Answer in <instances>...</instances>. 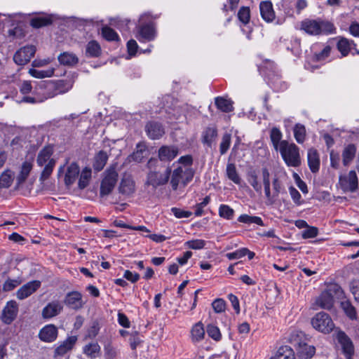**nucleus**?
Masks as SVG:
<instances>
[{
  "label": "nucleus",
  "mask_w": 359,
  "mask_h": 359,
  "mask_svg": "<svg viewBox=\"0 0 359 359\" xmlns=\"http://www.w3.org/2000/svg\"><path fill=\"white\" fill-rule=\"evenodd\" d=\"M299 29L307 34L312 36L330 34L334 33L336 30L334 25L329 21L309 18L301 22Z\"/></svg>",
  "instance_id": "f257e3e1"
},
{
  "label": "nucleus",
  "mask_w": 359,
  "mask_h": 359,
  "mask_svg": "<svg viewBox=\"0 0 359 359\" xmlns=\"http://www.w3.org/2000/svg\"><path fill=\"white\" fill-rule=\"evenodd\" d=\"M53 154V147L51 146H46L43 148L37 155L36 163L38 166H44L39 177V180L41 182H43L49 178L55 165L56 161L53 158H52Z\"/></svg>",
  "instance_id": "f03ea898"
},
{
  "label": "nucleus",
  "mask_w": 359,
  "mask_h": 359,
  "mask_svg": "<svg viewBox=\"0 0 359 359\" xmlns=\"http://www.w3.org/2000/svg\"><path fill=\"white\" fill-rule=\"evenodd\" d=\"M157 162L156 159L151 158L147 164L150 170L147 173L145 184L151 186L154 189L166 184L171 175V168L170 166H168L163 172H161L156 168L152 170V165Z\"/></svg>",
  "instance_id": "7ed1b4c3"
},
{
  "label": "nucleus",
  "mask_w": 359,
  "mask_h": 359,
  "mask_svg": "<svg viewBox=\"0 0 359 359\" xmlns=\"http://www.w3.org/2000/svg\"><path fill=\"white\" fill-rule=\"evenodd\" d=\"M278 150L287 166L296 168L301 165L299 149L294 143L283 140L280 142V148Z\"/></svg>",
  "instance_id": "20e7f679"
},
{
  "label": "nucleus",
  "mask_w": 359,
  "mask_h": 359,
  "mask_svg": "<svg viewBox=\"0 0 359 359\" xmlns=\"http://www.w3.org/2000/svg\"><path fill=\"white\" fill-rule=\"evenodd\" d=\"M194 175V169L187 167H177L171 170L170 178L172 189L176 191L180 185L185 187L192 180Z\"/></svg>",
  "instance_id": "39448f33"
},
{
  "label": "nucleus",
  "mask_w": 359,
  "mask_h": 359,
  "mask_svg": "<svg viewBox=\"0 0 359 359\" xmlns=\"http://www.w3.org/2000/svg\"><path fill=\"white\" fill-rule=\"evenodd\" d=\"M149 19L148 14L142 15L140 18V25L137 27V34L136 38L140 42H149L154 40L156 36L155 25L153 22L149 21Z\"/></svg>",
  "instance_id": "423d86ee"
},
{
  "label": "nucleus",
  "mask_w": 359,
  "mask_h": 359,
  "mask_svg": "<svg viewBox=\"0 0 359 359\" xmlns=\"http://www.w3.org/2000/svg\"><path fill=\"white\" fill-rule=\"evenodd\" d=\"M100 183V196L103 198L109 196L114 190L118 180V172L115 166H110L103 172Z\"/></svg>",
  "instance_id": "0eeeda50"
},
{
  "label": "nucleus",
  "mask_w": 359,
  "mask_h": 359,
  "mask_svg": "<svg viewBox=\"0 0 359 359\" xmlns=\"http://www.w3.org/2000/svg\"><path fill=\"white\" fill-rule=\"evenodd\" d=\"M311 325L314 329L325 334L330 333L334 327V324L327 313L319 312L311 319Z\"/></svg>",
  "instance_id": "6e6552de"
},
{
  "label": "nucleus",
  "mask_w": 359,
  "mask_h": 359,
  "mask_svg": "<svg viewBox=\"0 0 359 359\" xmlns=\"http://www.w3.org/2000/svg\"><path fill=\"white\" fill-rule=\"evenodd\" d=\"M339 184L344 192H355L358 189V179L355 170L339 176Z\"/></svg>",
  "instance_id": "1a4fd4ad"
},
{
  "label": "nucleus",
  "mask_w": 359,
  "mask_h": 359,
  "mask_svg": "<svg viewBox=\"0 0 359 359\" xmlns=\"http://www.w3.org/2000/svg\"><path fill=\"white\" fill-rule=\"evenodd\" d=\"M34 92L41 97L43 102L56 96L53 81H41L34 88Z\"/></svg>",
  "instance_id": "9d476101"
},
{
  "label": "nucleus",
  "mask_w": 359,
  "mask_h": 359,
  "mask_svg": "<svg viewBox=\"0 0 359 359\" xmlns=\"http://www.w3.org/2000/svg\"><path fill=\"white\" fill-rule=\"evenodd\" d=\"M18 313V305L14 300H11L2 310L1 320L6 325L11 324L16 318Z\"/></svg>",
  "instance_id": "9b49d317"
},
{
  "label": "nucleus",
  "mask_w": 359,
  "mask_h": 359,
  "mask_svg": "<svg viewBox=\"0 0 359 359\" xmlns=\"http://www.w3.org/2000/svg\"><path fill=\"white\" fill-rule=\"evenodd\" d=\"M35 52L34 46H25L15 53L13 60L18 65H25L34 57Z\"/></svg>",
  "instance_id": "f8f14e48"
},
{
  "label": "nucleus",
  "mask_w": 359,
  "mask_h": 359,
  "mask_svg": "<svg viewBox=\"0 0 359 359\" xmlns=\"http://www.w3.org/2000/svg\"><path fill=\"white\" fill-rule=\"evenodd\" d=\"M39 280H32L21 286L16 292V297L23 300L34 294L41 287Z\"/></svg>",
  "instance_id": "ddd939ff"
},
{
  "label": "nucleus",
  "mask_w": 359,
  "mask_h": 359,
  "mask_svg": "<svg viewBox=\"0 0 359 359\" xmlns=\"http://www.w3.org/2000/svg\"><path fill=\"white\" fill-rule=\"evenodd\" d=\"M179 154V148L175 145H163L158 151V157L161 161L170 162Z\"/></svg>",
  "instance_id": "4468645a"
},
{
  "label": "nucleus",
  "mask_w": 359,
  "mask_h": 359,
  "mask_svg": "<svg viewBox=\"0 0 359 359\" xmlns=\"http://www.w3.org/2000/svg\"><path fill=\"white\" fill-rule=\"evenodd\" d=\"M118 191L125 196H130L135 191V183L130 175H124L118 186Z\"/></svg>",
  "instance_id": "2eb2a0df"
},
{
  "label": "nucleus",
  "mask_w": 359,
  "mask_h": 359,
  "mask_svg": "<svg viewBox=\"0 0 359 359\" xmlns=\"http://www.w3.org/2000/svg\"><path fill=\"white\" fill-rule=\"evenodd\" d=\"M65 304L69 308L78 310L83 307L82 294L78 291L68 292L64 300Z\"/></svg>",
  "instance_id": "dca6fc26"
},
{
  "label": "nucleus",
  "mask_w": 359,
  "mask_h": 359,
  "mask_svg": "<svg viewBox=\"0 0 359 359\" xmlns=\"http://www.w3.org/2000/svg\"><path fill=\"white\" fill-rule=\"evenodd\" d=\"M63 306L58 300L49 302L42 310V317L49 319L59 315L62 311Z\"/></svg>",
  "instance_id": "f3484780"
},
{
  "label": "nucleus",
  "mask_w": 359,
  "mask_h": 359,
  "mask_svg": "<svg viewBox=\"0 0 359 359\" xmlns=\"http://www.w3.org/2000/svg\"><path fill=\"white\" fill-rule=\"evenodd\" d=\"M337 339L346 358L351 359V356L354 353V347L350 338L344 332H339L337 334Z\"/></svg>",
  "instance_id": "a211bd4d"
},
{
  "label": "nucleus",
  "mask_w": 359,
  "mask_h": 359,
  "mask_svg": "<svg viewBox=\"0 0 359 359\" xmlns=\"http://www.w3.org/2000/svg\"><path fill=\"white\" fill-rule=\"evenodd\" d=\"M145 131L151 140H158L165 133L163 126L156 121H149L145 126Z\"/></svg>",
  "instance_id": "6ab92c4d"
},
{
  "label": "nucleus",
  "mask_w": 359,
  "mask_h": 359,
  "mask_svg": "<svg viewBox=\"0 0 359 359\" xmlns=\"http://www.w3.org/2000/svg\"><path fill=\"white\" fill-rule=\"evenodd\" d=\"M57 328L55 325L50 324L43 327L39 333V339L44 342H53L57 337Z\"/></svg>",
  "instance_id": "aec40b11"
},
{
  "label": "nucleus",
  "mask_w": 359,
  "mask_h": 359,
  "mask_svg": "<svg viewBox=\"0 0 359 359\" xmlns=\"http://www.w3.org/2000/svg\"><path fill=\"white\" fill-rule=\"evenodd\" d=\"M333 304L334 298L330 290L323 291L316 300V304L324 309H330Z\"/></svg>",
  "instance_id": "412c9836"
},
{
  "label": "nucleus",
  "mask_w": 359,
  "mask_h": 359,
  "mask_svg": "<svg viewBox=\"0 0 359 359\" xmlns=\"http://www.w3.org/2000/svg\"><path fill=\"white\" fill-rule=\"evenodd\" d=\"M76 341V337L67 338L55 349L54 358H56L58 356H63L65 353L72 350Z\"/></svg>",
  "instance_id": "4be33fe9"
},
{
  "label": "nucleus",
  "mask_w": 359,
  "mask_h": 359,
  "mask_svg": "<svg viewBox=\"0 0 359 359\" xmlns=\"http://www.w3.org/2000/svg\"><path fill=\"white\" fill-rule=\"evenodd\" d=\"M53 83L57 96L69 91L74 86V80L72 79H59L53 81Z\"/></svg>",
  "instance_id": "5701e85b"
},
{
  "label": "nucleus",
  "mask_w": 359,
  "mask_h": 359,
  "mask_svg": "<svg viewBox=\"0 0 359 359\" xmlns=\"http://www.w3.org/2000/svg\"><path fill=\"white\" fill-rule=\"evenodd\" d=\"M259 9L262 18L267 22H272L275 19V12L271 1H262L260 3Z\"/></svg>",
  "instance_id": "b1692460"
},
{
  "label": "nucleus",
  "mask_w": 359,
  "mask_h": 359,
  "mask_svg": "<svg viewBox=\"0 0 359 359\" xmlns=\"http://www.w3.org/2000/svg\"><path fill=\"white\" fill-rule=\"evenodd\" d=\"M80 170L76 163H72L67 169L65 176V183L66 186L69 187L74 184L79 176Z\"/></svg>",
  "instance_id": "393cba45"
},
{
  "label": "nucleus",
  "mask_w": 359,
  "mask_h": 359,
  "mask_svg": "<svg viewBox=\"0 0 359 359\" xmlns=\"http://www.w3.org/2000/svg\"><path fill=\"white\" fill-rule=\"evenodd\" d=\"M357 151V147L354 144L346 145L342 151V162L344 166H348L354 159Z\"/></svg>",
  "instance_id": "a878e982"
},
{
  "label": "nucleus",
  "mask_w": 359,
  "mask_h": 359,
  "mask_svg": "<svg viewBox=\"0 0 359 359\" xmlns=\"http://www.w3.org/2000/svg\"><path fill=\"white\" fill-rule=\"evenodd\" d=\"M217 137V130L215 127H208L202 133V142L211 147Z\"/></svg>",
  "instance_id": "bb28decb"
},
{
  "label": "nucleus",
  "mask_w": 359,
  "mask_h": 359,
  "mask_svg": "<svg viewBox=\"0 0 359 359\" xmlns=\"http://www.w3.org/2000/svg\"><path fill=\"white\" fill-rule=\"evenodd\" d=\"M308 163L312 172H316L320 168V158L316 149L311 148L308 151Z\"/></svg>",
  "instance_id": "cd10ccee"
},
{
  "label": "nucleus",
  "mask_w": 359,
  "mask_h": 359,
  "mask_svg": "<svg viewBox=\"0 0 359 359\" xmlns=\"http://www.w3.org/2000/svg\"><path fill=\"white\" fill-rule=\"evenodd\" d=\"M356 44L353 40H349L344 37H341L337 43V47L338 50L341 53L343 57L347 56L353 48H354Z\"/></svg>",
  "instance_id": "c85d7f7f"
},
{
  "label": "nucleus",
  "mask_w": 359,
  "mask_h": 359,
  "mask_svg": "<svg viewBox=\"0 0 359 359\" xmlns=\"http://www.w3.org/2000/svg\"><path fill=\"white\" fill-rule=\"evenodd\" d=\"M57 60L60 65L72 67L79 62L78 57L73 53L64 52L60 54Z\"/></svg>",
  "instance_id": "c756f323"
},
{
  "label": "nucleus",
  "mask_w": 359,
  "mask_h": 359,
  "mask_svg": "<svg viewBox=\"0 0 359 359\" xmlns=\"http://www.w3.org/2000/svg\"><path fill=\"white\" fill-rule=\"evenodd\" d=\"M32 167L33 164L29 161H25L22 164L20 173L16 178L18 187H20L26 181L32 169Z\"/></svg>",
  "instance_id": "7c9ffc66"
},
{
  "label": "nucleus",
  "mask_w": 359,
  "mask_h": 359,
  "mask_svg": "<svg viewBox=\"0 0 359 359\" xmlns=\"http://www.w3.org/2000/svg\"><path fill=\"white\" fill-rule=\"evenodd\" d=\"M191 340L193 342H198L204 339L205 329L201 322H198L193 325L191 330Z\"/></svg>",
  "instance_id": "2f4dec72"
},
{
  "label": "nucleus",
  "mask_w": 359,
  "mask_h": 359,
  "mask_svg": "<svg viewBox=\"0 0 359 359\" xmlns=\"http://www.w3.org/2000/svg\"><path fill=\"white\" fill-rule=\"evenodd\" d=\"M316 348L313 346L306 344H299L297 348V354L301 359H310L315 354Z\"/></svg>",
  "instance_id": "473e14b6"
},
{
  "label": "nucleus",
  "mask_w": 359,
  "mask_h": 359,
  "mask_svg": "<svg viewBox=\"0 0 359 359\" xmlns=\"http://www.w3.org/2000/svg\"><path fill=\"white\" fill-rule=\"evenodd\" d=\"M108 161V155L104 151H100L94 158L93 168L95 171H101Z\"/></svg>",
  "instance_id": "72a5a7b5"
},
{
  "label": "nucleus",
  "mask_w": 359,
  "mask_h": 359,
  "mask_svg": "<svg viewBox=\"0 0 359 359\" xmlns=\"http://www.w3.org/2000/svg\"><path fill=\"white\" fill-rule=\"evenodd\" d=\"M217 107L223 112L228 113L233 110V102L223 97H217L215 100Z\"/></svg>",
  "instance_id": "f704fd0d"
},
{
  "label": "nucleus",
  "mask_w": 359,
  "mask_h": 359,
  "mask_svg": "<svg viewBox=\"0 0 359 359\" xmlns=\"http://www.w3.org/2000/svg\"><path fill=\"white\" fill-rule=\"evenodd\" d=\"M100 352L101 348L97 343H90L83 347V353L91 359L100 356Z\"/></svg>",
  "instance_id": "c9c22d12"
},
{
  "label": "nucleus",
  "mask_w": 359,
  "mask_h": 359,
  "mask_svg": "<svg viewBox=\"0 0 359 359\" xmlns=\"http://www.w3.org/2000/svg\"><path fill=\"white\" fill-rule=\"evenodd\" d=\"M101 54V48L96 41H90L86 45V55L90 57H97Z\"/></svg>",
  "instance_id": "e433bc0d"
},
{
  "label": "nucleus",
  "mask_w": 359,
  "mask_h": 359,
  "mask_svg": "<svg viewBox=\"0 0 359 359\" xmlns=\"http://www.w3.org/2000/svg\"><path fill=\"white\" fill-rule=\"evenodd\" d=\"M147 145L144 142H140L136 146V151L132 154V158L137 162H141L147 155Z\"/></svg>",
  "instance_id": "4c0bfd02"
},
{
  "label": "nucleus",
  "mask_w": 359,
  "mask_h": 359,
  "mask_svg": "<svg viewBox=\"0 0 359 359\" xmlns=\"http://www.w3.org/2000/svg\"><path fill=\"white\" fill-rule=\"evenodd\" d=\"M91 169L86 167L81 171L78 182V187L80 189H84L89 184L91 179Z\"/></svg>",
  "instance_id": "58836bf2"
},
{
  "label": "nucleus",
  "mask_w": 359,
  "mask_h": 359,
  "mask_svg": "<svg viewBox=\"0 0 359 359\" xmlns=\"http://www.w3.org/2000/svg\"><path fill=\"white\" fill-rule=\"evenodd\" d=\"M271 359H296L293 350L287 346H281L277 351L276 355Z\"/></svg>",
  "instance_id": "ea45409f"
},
{
  "label": "nucleus",
  "mask_w": 359,
  "mask_h": 359,
  "mask_svg": "<svg viewBox=\"0 0 359 359\" xmlns=\"http://www.w3.org/2000/svg\"><path fill=\"white\" fill-rule=\"evenodd\" d=\"M293 132L296 141L299 144H302L304 142L306 135L305 126L301 123H297L294 127Z\"/></svg>",
  "instance_id": "a19ab883"
},
{
  "label": "nucleus",
  "mask_w": 359,
  "mask_h": 359,
  "mask_svg": "<svg viewBox=\"0 0 359 359\" xmlns=\"http://www.w3.org/2000/svg\"><path fill=\"white\" fill-rule=\"evenodd\" d=\"M270 138L272 142V144L276 150H278L280 148V142L282 138V133L278 128H273L271 130L270 133Z\"/></svg>",
  "instance_id": "79ce46f5"
},
{
  "label": "nucleus",
  "mask_w": 359,
  "mask_h": 359,
  "mask_svg": "<svg viewBox=\"0 0 359 359\" xmlns=\"http://www.w3.org/2000/svg\"><path fill=\"white\" fill-rule=\"evenodd\" d=\"M55 69L53 68H49L46 70H38L35 69H30L29 74L35 78L43 79L46 77H50L54 74Z\"/></svg>",
  "instance_id": "37998d69"
},
{
  "label": "nucleus",
  "mask_w": 359,
  "mask_h": 359,
  "mask_svg": "<svg viewBox=\"0 0 359 359\" xmlns=\"http://www.w3.org/2000/svg\"><path fill=\"white\" fill-rule=\"evenodd\" d=\"M226 175L229 180L233 181L235 184H239L241 183V177H239L236 165L233 163H229L226 166Z\"/></svg>",
  "instance_id": "c03bdc74"
},
{
  "label": "nucleus",
  "mask_w": 359,
  "mask_h": 359,
  "mask_svg": "<svg viewBox=\"0 0 359 359\" xmlns=\"http://www.w3.org/2000/svg\"><path fill=\"white\" fill-rule=\"evenodd\" d=\"M231 142V135L229 133H225L221 140L219 144V152L221 155L225 154L229 150Z\"/></svg>",
  "instance_id": "a18cd8bd"
},
{
  "label": "nucleus",
  "mask_w": 359,
  "mask_h": 359,
  "mask_svg": "<svg viewBox=\"0 0 359 359\" xmlns=\"http://www.w3.org/2000/svg\"><path fill=\"white\" fill-rule=\"evenodd\" d=\"M238 221L239 222L245 223V224H257L259 226H264L263 221L261 217L257 216H250L248 215H241L238 218Z\"/></svg>",
  "instance_id": "49530a36"
},
{
  "label": "nucleus",
  "mask_w": 359,
  "mask_h": 359,
  "mask_svg": "<svg viewBox=\"0 0 359 359\" xmlns=\"http://www.w3.org/2000/svg\"><path fill=\"white\" fill-rule=\"evenodd\" d=\"M208 335L216 341H219L222 339V334L218 327L208 324L206 327Z\"/></svg>",
  "instance_id": "de8ad7c7"
},
{
  "label": "nucleus",
  "mask_w": 359,
  "mask_h": 359,
  "mask_svg": "<svg viewBox=\"0 0 359 359\" xmlns=\"http://www.w3.org/2000/svg\"><path fill=\"white\" fill-rule=\"evenodd\" d=\"M248 181L257 193L261 194L262 185L258 182L257 175L255 171H250L248 173Z\"/></svg>",
  "instance_id": "09e8293b"
},
{
  "label": "nucleus",
  "mask_w": 359,
  "mask_h": 359,
  "mask_svg": "<svg viewBox=\"0 0 359 359\" xmlns=\"http://www.w3.org/2000/svg\"><path fill=\"white\" fill-rule=\"evenodd\" d=\"M341 306L346 314L352 320L355 319L357 316L355 307L348 300L341 302Z\"/></svg>",
  "instance_id": "8fccbe9b"
},
{
  "label": "nucleus",
  "mask_w": 359,
  "mask_h": 359,
  "mask_svg": "<svg viewBox=\"0 0 359 359\" xmlns=\"http://www.w3.org/2000/svg\"><path fill=\"white\" fill-rule=\"evenodd\" d=\"M102 34L107 41H118L119 39L117 33L111 27L104 26L102 28Z\"/></svg>",
  "instance_id": "3c124183"
},
{
  "label": "nucleus",
  "mask_w": 359,
  "mask_h": 359,
  "mask_svg": "<svg viewBox=\"0 0 359 359\" xmlns=\"http://www.w3.org/2000/svg\"><path fill=\"white\" fill-rule=\"evenodd\" d=\"M52 20L49 17H37L32 19L31 25L35 28H39L51 24Z\"/></svg>",
  "instance_id": "603ef678"
},
{
  "label": "nucleus",
  "mask_w": 359,
  "mask_h": 359,
  "mask_svg": "<svg viewBox=\"0 0 359 359\" xmlns=\"http://www.w3.org/2000/svg\"><path fill=\"white\" fill-rule=\"evenodd\" d=\"M238 18L243 24H248L250 18V8L246 6H242L238 11Z\"/></svg>",
  "instance_id": "864d4df0"
},
{
  "label": "nucleus",
  "mask_w": 359,
  "mask_h": 359,
  "mask_svg": "<svg viewBox=\"0 0 359 359\" xmlns=\"http://www.w3.org/2000/svg\"><path fill=\"white\" fill-rule=\"evenodd\" d=\"M219 215L221 217L231 219L234 215V210L227 205H221L219 208Z\"/></svg>",
  "instance_id": "5fc2aeb1"
},
{
  "label": "nucleus",
  "mask_w": 359,
  "mask_h": 359,
  "mask_svg": "<svg viewBox=\"0 0 359 359\" xmlns=\"http://www.w3.org/2000/svg\"><path fill=\"white\" fill-rule=\"evenodd\" d=\"M22 280L20 278L11 279L8 278L3 285V290L4 292H9L14 290L16 287L22 283Z\"/></svg>",
  "instance_id": "6e6d98bb"
},
{
  "label": "nucleus",
  "mask_w": 359,
  "mask_h": 359,
  "mask_svg": "<svg viewBox=\"0 0 359 359\" xmlns=\"http://www.w3.org/2000/svg\"><path fill=\"white\" fill-rule=\"evenodd\" d=\"M104 350L105 359H116L117 351L111 342H108L104 345Z\"/></svg>",
  "instance_id": "4d7b16f0"
},
{
  "label": "nucleus",
  "mask_w": 359,
  "mask_h": 359,
  "mask_svg": "<svg viewBox=\"0 0 359 359\" xmlns=\"http://www.w3.org/2000/svg\"><path fill=\"white\" fill-rule=\"evenodd\" d=\"M210 198L207 196L205 197L202 202L197 203L195 206V215L196 217H200L203 214V208L210 203Z\"/></svg>",
  "instance_id": "13d9d810"
},
{
  "label": "nucleus",
  "mask_w": 359,
  "mask_h": 359,
  "mask_svg": "<svg viewBox=\"0 0 359 359\" xmlns=\"http://www.w3.org/2000/svg\"><path fill=\"white\" fill-rule=\"evenodd\" d=\"M331 49L330 46H325L320 53L314 54V60L318 62L325 60L330 55Z\"/></svg>",
  "instance_id": "bf43d9fd"
},
{
  "label": "nucleus",
  "mask_w": 359,
  "mask_h": 359,
  "mask_svg": "<svg viewBox=\"0 0 359 359\" xmlns=\"http://www.w3.org/2000/svg\"><path fill=\"white\" fill-rule=\"evenodd\" d=\"M170 210L177 219L188 218L192 215V212L191 211L184 210L175 207L172 208Z\"/></svg>",
  "instance_id": "052dcab7"
},
{
  "label": "nucleus",
  "mask_w": 359,
  "mask_h": 359,
  "mask_svg": "<svg viewBox=\"0 0 359 359\" xmlns=\"http://www.w3.org/2000/svg\"><path fill=\"white\" fill-rule=\"evenodd\" d=\"M129 341L130 348L133 350H135L137 347L142 342V339L140 337V334L137 332H134L130 334Z\"/></svg>",
  "instance_id": "680f3d73"
},
{
  "label": "nucleus",
  "mask_w": 359,
  "mask_h": 359,
  "mask_svg": "<svg viewBox=\"0 0 359 359\" xmlns=\"http://www.w3.org/2000/svg\"><path fill=\"white\" fill-rule=\"evenodd\" d=\"M11 182L12 176L8 172H5L0 176V188H8Z\"/></svg>",
  "instance_id": "e2e57ef3"
},
{
  "label": "nucleus",
  "mask_w": 359,
  "mask_h": 359,
  "mask_svg": "<svg viewBox=\"0 0 359 359\" xmlns=\"http://www.w3.org/2000/svg\"><path fill=\"white\" fill-rule=\"evenodd\" d=\"M212 306L216 313H222L225 311L226 302L222 299H216L212 303Z\"/></svg>",
  "instance_id": "0e129e2a"
},
{
  "label": "nucleus",
  "mask_w": 359,
  "mask_h": 359,
  "mask_svg": "<svg viewBox=\"0 0 359 359\" xmlns=\"http://www.w3.org/2000/svg\"><path fill=\"white\" fill-rule=\"evenodd\" d=\"M177 163L181 164L178 167H187L189 168H192L191 165L193 163V158L192 156L190 155H186L181 156L178 161Z\"/></svg>",
  "instance_id": "69168bd1"
},
{
  "label": "nucleus",
  "mask_w": 359,
  "mask_h": 359,
  "mask_svg": "<svg viewBox=\"0 0 359 359\" xmlns=\"http://www.w3.org/2000/svg\"><path fill=\"white\" fill-rule=\"evenodd\" d=\"M187 246L194 250H200L204 248L205 241L201 239L192 240L186 243Z\"/></svg>",
  "instance_id": "338daca9"
},
{
  "label": "nucleus",
  "mask_w": 359,
  "mask_h": 359,
  "mask_svg": "<svg viewBox=\"0 0 359 359\" xmlns=\"http://www.w3.org/2000/svg\"><path fill=\"white\" fill-rule=\"evenodd\" d=\"M351 290L355 301L359 302V280H353L351 282Z\"/></svg>",
  "instance_id": "774afa93"
}]
</instances>
